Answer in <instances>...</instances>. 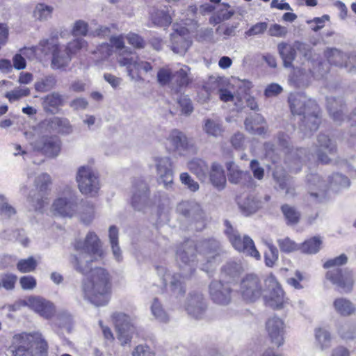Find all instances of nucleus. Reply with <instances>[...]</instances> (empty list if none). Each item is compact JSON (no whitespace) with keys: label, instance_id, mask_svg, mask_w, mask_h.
Instances as JSON below:
<instances>
[{"label":"nucleus","instance_id":"f257e3e1","mask_svg":"<svg viewBox=\"0 0 356 356\" xmlns=\"http://www.w3.org/2000/svg\"><path fill=\"white\" fill-rule=\"evenodd\" d=\"M77 251L72 260L76 270L88 275L83 280V296L95 306H104L109 300L111 282L108 273L102 268H92V263L103 255L101 241L94 232H89L84 241L76 242Z\"/></svg>","mask_w":356,"mask_h":356},{"label":"nucleus","instance_id":"f03ea898","mask_svg":"<svg viewBox=\"0 0 356 356\" xmlns=\"http://www.w3.org/2000/svg\"><path fill=\"white\" fill-rule=\"evenodd\" d=\"M218 250L219 243L214 239L201 241L197 244L187 241L178 248L176 252L177 261L182 275L171 274L162 266L157 268L158 273L162 277L164 284L170 285L172 291L182 294L185 291L183 287L184 280L191 277L195 270L197 253L203 257L208 264L212 266L219 256Z\"/></svg>","mask_w":356,"mask_h":356},{"label":"nucleus","instance_id":"7ed1b4c3","mask_svg":"<svg viewBox=\"0 0 356 356\" xmlns=\"http://www.w3.org/2000/svg\"><path fill=\"white\" fill-rule=\"evenodd\" d=\"M10 348L13 356H46L48 346L40 333L24 332L13 337Z\"/></svg>","mask_w":356,"mask_h":356},{"label":"nucleus","instance_id":"20e7f679","mask_svg":"<svg viewBox=\"0 0 356 356\" xmlns=\"http://www.w3.org/2000/svg\"><path fill=\"white\" fill-rule=\"evenodd\" d=\"M289 102L293 115H304V126L311 131L317 130L320 124L318 108L316 102L302 93L291 94Z\"/></svg>","mask_w":356,"mask_h":356},{"label":"nucleus","instance_id":"39448f33","mask_svg":"<svg viewBox=\"0 0 356 356\" xmlns=\"http://www.w3.org/2000/svg\"><path fill=\"white\" fill-rule=\"evenodd\" d=\"M117 61L120 67H126L127 76L131 81H143L140 75L141 72L149 73L153 70L150 63L138 56L134 57L132 54L131 55L121 54L117 58Z\"/></svg>","mask_w":356,"mask_h":356},{"label":"nucleus","instance_id":"423d86ee","mask_svg":"<svg viewBox=\"0 0 356 356\" xmlns=\"http://www.w3.org/2000/svg\"><path fill=\"white\" fill-rule=\"evenodd\" d=\"M225 234L236 250L247 256L252 257L257 260L261 259V255L257 250L253 240L250 236L244 235L242 237L238 231L234 229L232 226L228 225Z\"/></svg>","mask_w":356,"mask_h":356},{"label":"nucleus","instance_id":"0eeeda50","mask_svg":"<svg viewBox=\"0 0 356 356\" xmlns=\"http://www.w3.org/2000/svg\"><path fill=\"white\" fill-rule=\"evenodd\" d=\"M77 197L70 188H67L63 193L53 202L51 212L56 216L71 218L77 211Z\"/></svg>","mask_w":356,"mask_h":356},{"label":"nucleus","instance_id":"6e6552de","mask_svg":"<svg viewBox=\"0 0 356 356\" xmlns=\"http://www.w3.org/2000/svg\"><path fill=\"white\" fill-rule=\"evenodd\" d=\"M76 179L79 189L82 194L92 197L98 193L100 188L98 177L90 167H80Z\"/></svg>","mask_w":356,"mask_h":356},{"label":"nucleus","instance_id":"1a4fd4ad","mask_svg":"<svg viewBox=\"0 0 356 356\" xmlns=\"http://www.w3.org/2000/svg\"><path fill=\"white\" fill-rule=\"evenodd\" d=\"M266 291H264L263 296L266 305L273 309L282 308L286 302L284 293L273 275H268L265 280Z\"/></svg>","mask_w":356,"mask_h":356},{"label":"nucleus","instance_id":"9d476101","mask_svg":"<svg viewBox=\"0 0 356 356\" xmlns=\"http://www.w3.org/2000/svg\"><path fill=\"white\" fill-rule=\"evenodd\" d=\"M238 292L244 300L254 302L264 293L261 282L257 275H248L241 280Z\"/></svg>","mask_w":356,"mask_h":356},{"label":"nucleus","instance_id":"9b49d317","mask_svg":"<svg viewBox=\"0 0 356 356\" xmlns=\"http://www.w3.org/2000/svg\"><path fill=\"white\" fill-rule=\"evenodd\" d=\"M153 161L158 176V182L166 189L171 188L174 172L170 157L156 156L153 158Z\"/></svg>","mask_w":356,"mask_h":356},{"label":"nucleus","instance_id":"f8f14e48","mask_svg":"<svg viewBox=\"0 0 356 356\" xmlns=\"http://www.w3.org/2000/svg\"><path fill=\"white\" fill-rule=\"evenodd\" d=\"M41 51L45 54L52 51L51 66L54 69H60L66 66L71 60V56L65 49L63 50L53 42V40H42L40 42Z\"/></svg>","mask_w":356,"mask_h":356},{"label":"nucleus","instance_id":"ddd939ff","mask_svg":"<svg viewBox=\"0 0 356 356\" xmlns=\"http://www.w3.org/2000/svg\"><path fill=\"white\" fill-rule=\"evenodd\" d=\"M326 278L344 292L351 291L354 284V276L351 270L332 268L326 273Z\"/></svg>","mask_w":356,"mask_h":356},{"label":"nucleus","instance_id":"4468645a","mask_svg":"<svg viewBox=\"0 0 356 356\" xmlns=\"http://www.w3.org/2000/svg\"><path fill=\"white\" fill-rule=\"evenodd\" d=\"M113 319L118 332V337L122 344L127 343L135 332L132 319L125 314L115 313Z\"/></svg>","mask_w":356,"mask_h":356},{"label":"nucleus","instance_id":"2eb2a0df","mask_svg":"<svg viewBox=\"0 0 356 356\" xmlns=\"http://www.w3.org/2000/svg\"><path fill=\"white\" fill-rule=\"evenodd\" d=\"M131 204L134 209L144 211L152 202L149 197V188L146 183L140 181L134 186Z\"/></svg>","mask_w":356,"mask_h":356},{"label":"nucleus","instance_id":"dca6fc26","mask_svg":"<svg viewBox=\"0 0 356 356\" xmlns=\"http://www.w3.org/2000/svg\"><path fill=\"white\" fill-rule=\"evenodd\" d=\"M23 302L24 305L45 318H50L55 313L54 305L41 297L30 296Z\"/></svg>","mask_w":356,"mask_h":356},{"label":"nucleus","instance_id":"f3484780","mask_svg":"<svg viewBox=\"0 0 356 356\" xmlns=\"http://www.w3.org/2000/svg\"><path fill=\"white\" fill-rule=\"evenodd\" d=\"M209 294L212 300L218 305H226L231 301L232 290L228 283L212 282L209 285Z\"/></svg>","mask_w":356,"mask_h":356},{"label":"nucleus","instance_id":"a211bd4d","mask_svg":"<svg viewBox=\"0 0 356 356\" xmlns=\"http://www.w3.org/2000/svg\"><path fill=\"white\" fill-rule=\"evenodd\" d=\"M191 44L188 29L184 27L177 29L170 34V48L175 54L184 55Z\"/></svg>","mask_w":356,"mask_h":356},{"label":"nucleus","instance_id":"6ab92c4d","mask_svg":"<svg viewBox=\"0 0 356 356\" xmlns=\"http://www.w3.org/2000/svg\"><path fill=\"white\" fill-rule=\"evenodd\" d=\"M33 145L35 149L42 151L46 156L54 158L60 154L61 141L57 136H43Z\"/></svg>","mask_w":356,"mask_h":356},{"label":"nucleus","instance_id":"aec40b11","mask_svg":"<svg viewBox=\"0 0 356 356\" xmlns=\"http://www.w3.org/2000/svg\"><path fill=\"white\" fill-rule=\"evenodd\" d=\"M266 329L271 342L277 346L284 343V323L278 317H272L268 320Z\"/></svg>","mask_w":356,"mask_h":356},{"label":"nucleus","instance_id":"412c9836","mask_svg":"<svg viewBox=\"0 0 356 356\" xmlns=\"http://www.w3.org/2000/svg\"><path fill=\"white\" fill-rule=\"evenodd\" d=\"M206 304L201 293H191L187 298L186 310L195 318H201L205 312Z\"/></svg>","mask_w":356,"mask_h":356},{"label":"nucleus","instance_id":"4be33fe9","mask_svg":"<svg viewBox=\"0 0 356 356\" xmlns=\"http://www.w3.org/2000/svg\"><path fill=\"white\" fill-rule=\"evenodd\" d=\"M317 142L316 154L318 159L323 163H328L330 161V156L336 152L335 144L324 134L318 136Z\"/></svg>","mask_w":356,"mask_h":356},{"label":"nucleus","instance_id":"5701e85b","mask_svg":"<svg viewBox=\"0 0 356 356\" xmlns=\"http://www.w3.org/2000/svg\"><path fill=\"white\" fill-rule=\"evenodd\" d=\"M165 145L170 151L181 152L188 148V138L184 134L175 129L167 137Z\"/></svg>","mask_w":356,"mask_h":356},{"label":"nucleus","instance_id":"b1692460","mask_svg":"<svg viewBox=\"0 0 356 356\" xmlns=\"http://www.w3.org/2000/svg\"><path fill=\"white\" fill-rule=\"evenodd\" d=\"M47 129L49 131L56 132L61 135H69L72 133L73 127L66 118L54 117L46 122Z\"/></svg>","mask_w":356,"mask_h":356},{"label":"nucleus","instance_id":"393cba45","mask_svg":"<svg viewBox=\"0 0 356 356\" xmlns=\"http://www.w3.org/2000/svg\"><path fill=\"white\" fill-rule=\"evenodd\" d=\"M224 86L223 80L218 78L211 77L204 85L202 94L199 95V101L201 103L207 102L211 97V94H218L220 90Z\"/></svg>","mask_w":356,"mask_h":356},{"label":"nucleus","instance_id":"a878e982","mask_svg":"<svg viewBox=\"0 0 356 356\" xmlns=\"http://www.w3.org/2000/svg\"><path fill=\"white\" fill-rule=\"evenodd\" d=\"M177 210L184 216L195 220H200L204 216L201 206L196 202H181L177 206Z\"/></svg>","mask_w":356,"mask_h":356},{"label":"nucleus","instance_id":"bb28decb","mask_svg":"<svg viewBox=\"0 0 356 356\" xmlns=\"http://www.w3.org/2000/svg\"><path fill=\"white\" fill-rule=\"evenodd\" d=\"M288 81L293 87L301 88L307 86L310 81V72H307L302 68H293L292 73L289 76Z\"/></svg>","mask_w":356,"mask_h":356},{"label":"nucleus","instance_id":"cd10ccee","mask_svg":"<svg viewBox=\"0 0 356 356\" xmlns=\"http://www.w3.org/2000/svg\"><path fill=\"white\" fill-rule=\"evenodd\" d=\"M307 185L311 197L316 198L318 193L316 191H325L329 188L328 183L323 180L318 174H311L307 176Z\"/></svg>","mask_w":356,"mask_h":356},{"label":"nucleus","instance_id":"c85d7f7f","mask_svg":"<svg viewBox=\"0 0 356 356\" xmlns=\"http://www.w3.org/2000/svg\"><path fill=\"white\" fill-rule=\"evenodd\" d=\"M209 176L211 182L216 188L220 190L225 187L226 177L221 165L213 163L211 166Z\"/></svg>","mask_w":356,"mask_h":356},{"label":"nucleus","instance_id":"c756f323","mask_svg":"<svg viewBox=\"0 0 356 356\" xmlns=\"http://www.w3.org/2000/svg\"><path fill=\"white\" fill-rule=\"evenodd\" d=\"M118 229L115 226H111L108 229L109 242L115 260L120 262L123 259L122 252L119 245Z\"/></svg>","mask_w":356,"mask_h":356},{"label":"nucleus","instance_id":"7c9ffc66","mask_svg":"<svg viewBox=\"0 0 356 356\" xmlns=\"http://www.w3.org/2000/svg\"><path fill=\"white\" fill-rule=\"evenodd\" d=\"M187 167L200 180L203 181L207 178L209 168L204 160L200 159H192L188 162Z\"/></svg>","mask_w":356,"mask_h":356},{"label":"nucleus","instance_id":"2f4dec72","mask_svg":"<svg viewBox=\"0 0 356 356\" xmlns=\"http://www.w3.org/2000/svg\"><path fill=\"white\" fill-rule=\"evenodd\" d=\"M333 306L337 314L343 316H349L354 314L356 312L355 305L349 300L343 298H337Z\"/></svg>","mask_w":356,"mask_h":356},{"label":"nucleus","instance_id":"473e14b6","mask_svg":"<svg viewBox=\"0 0 356 356\" xmlns=\"http://www.w3.org/2000/svg\"><path fill=\"white\" fill-rule=\"evenodd\" d=\"M327 102V109L332 117L333 120L336 122H341L342 118V108L343 101L341 99H337L334 97H328Z\"/></svg>","mask_w":356,"mask_h":356},{"label":"nucleus","instance_id":"72a5a7b5","mask_svg":"<svg viewBox=\"0 0 356 356\" xmlns=\"http://www.w3.org/2000/svg\"><path fill=\"white\" fill-rule=\"evenodd\" d=\"M219 98L224 102H232L237 111L242 110L244 108V102L242 97L238 95H234L229 90L225 88L224 86L218 93Z\"/></svg>","mask_w":356,"mask_h":356},{"label":"nucleus","instance_id":"f704fd0d","mask_svg":"<svg viewBox=\"0 0 356 356\" xmlns=\"http://www.w3.org/2000/svg\"><path fill=\"white\" fill-rule=\"evenodd\" d=\"M278 51L282 57L284 66L286 67L291 66L293 60L296 57V50L290 44L280 43L278 44Z\"/></svg>","mask_w":356,"mask_h":356},{"label":"nucleus","instance_id":"c9c22d12","mask_svg":"<svg viewBox=\"0 0 356 356\" xmlns=\"http://www.w3.org/2000/svg\"><path fill=\"white\" fill-rule=\"evenodd\" d=\"M348 54H344L337 49H329L325 51V56L331 65L343 67Z\"/></svg>","mask_w":356,"mask_h":356},{"label":"nucleus","instance_id":"e433bc0d","mask_svg":"<svg viewBox=\"0 0 356 356\" xmlns=\"http://www.w3.org/2000/svg\"><path fill=\"white\" fill-rule=\"evenodd\" d=\"M226 165L229 171V180L230 182L240 184L243 182V179L249 178V175L245 172L239 170L233 162H228Z\"/></svg>","mask_w":356,"mask_h":356},{"label":"nucleus","instance_id":"4c0bfd02","mask_svg":"<svg viewBox=\"0 0 356 356\" xmlns=\"http://www.w3.org/2000/svg\"><path fill=\"white\" fill-rule=\"evenodd\" d=\"M322 245V239L319 236H314L305 241L300 246V250L304 253L315 254L318 252Z\"/></svg>","mask_w":356,"mask_h":356},{"label":"nucleus","instance_id":"58836bf2","mask_svg":"<svg viewBox=\"0 0 356 356\" xmlns=\"http://www.w3.org/2000/svg\"><path fill=\"white\" fill-rule=\"evenodd\" d=\"M261 207V202L254 197H248L240 204V208L246 216L255 213Z\"/></svg>","mask_w":356,"mask_h":356},{"label":"nucleus","instance_id":"ea45409f","mask_svg":"<svg viewBox=\"0 0 356 356\" xmlns=\"http://www.w3.org/2000/svg\"><path fill=\"white\" fill-rule=\"evenodd\" d=\"M150 309L152 314L154 318L162 323H167L169 321V316L163 309L162 305L157 298H154L151 304Z\"/></svg>","mask_w":356,"mask_h":356},{"label":"nucleus","instance_id":"a19ab883","mask_svg":"<svg viewBox=\"0 0 356 356\" xmlns=\"http://www.w3.org/2000/svg\"><path fill=\"white\" fill-rule=\"evenodd\" d=\"M305 152L304 149L291 150L289 152V154L286 158V163H289V165L291 170L297 172L300 170V158L301 156L303 155Z\"/></svg>","mask_w":356,"mask_h":356},{"label":"nucleus","instance_id":"79ce46f5","mask_svg":"<svg viewBox=\"0 0 356 356\" xmlns=\"http://www.w3.org/2000/svg\"><path fill=\"white\" fill-rule=\"evenodd\" d=\"M203 130L208 136L214 138L220 136L223 131L221 125L218 122L211 119L205 120Z\"/></svg>","mask_w":356,"mask_h":356},{"label":"nucleus","instance_id":"37998d69","mask_svg":"<svg viewBox=\"0 0 356 356\" xmlns=\"http://www.w3.org/2000/svg\"><path fill=\"white\" fill-rule=\"evenodd\" d=\"M176 81L179 87H186L191 83L193 78L191 76L190 68L183 65L175 74Z\"/></svg>","mask_w":356,"mask_h":356},{"label":"nucleus","instance_id":"c03bdc74","mask_svg":"<svg viewBox=\"0 0 356 356\" xmlns=\"http://www.w3.org/2000/svg\"><path fill=\"white\" fill-rule=\"evenodd\" d=\"M31 94V90L27 87H18L5 94V97L12 103L23 97H28Z\"/></svg>","mask_w":356,"mask_h":356},{"label":"nucleus","instance_id":"a18cd8bd","mask_svg":"<svg viewBox=\"0 0 356 356\" xmlns=\"http://www.w3.org/2000/svg\"><path fill=\"white\" fill-rule=\"evenodd\" d=\"M38 263L33 257L20 259L17 264V269L22 273L33 272L35 270Z\"/></svg>","mask_w":356,"mask_h":356},{"label":"nucleus","instance_id":"49530a36","mask_svg":"<svg viewBox=\"0 0 356 356\" xmlns=\"http://www.w3.org/2000/svg\"><path fill=\"white\" fill-rule=\"evenodd\" d=\"M53 8L44 3H38L34 10L33 14L35 19L44 21L51 16Z\"/></svg>","mask_w":356,"mask_h":356},{"label":"nucleus","instance_id":"de8ad7c7","mask_svg":"<svg viewBox=\"0 0 356 356\" xmlns=\"http://www.w3.org/2000/svg\"><path fill=\"white\" fill-rule=\"evenodd\" d=\"M110 42L113 47H114L118 51V56L121 54H124L125 55H131V51L130 49L125 46L124 42V37L122 35L118 36H113L110 38Z\"/></svg>","mask_w":356,"mask_h":356},{"label":"nucleus","instance_id":"09e8293b","mask_svg":"<svg viewBox=\"0 0 356 356\" xmlns=\"http://www.w3.org/2000/svg\"><path fill=\"white\" fill-rule=\"evenodd\" d=\"M315 337L320 348L323 350L330 344V334L329 332L323 328H318L315 331Z\"/></svg>","mask_w":356,"mask_h":356},{"label":"nucleus","instance_id":"8fccbe9b","mask_svg":"<svg viewBox=\"0 0 356 356\" xmlns=\"http://www.w3.org/2000/svg\"><path fill=\"white\" fill-rule=\"evenodd\" d=\"M273 177L279 184L281 189H286V194L293 195V188L288 187L289 179H286L284 172L281 170L276 169L273 172Z\"/></svg>","mask_w":356,"mask_h":356},{"label":"nucleus","instance_id":"3c124183","mask_svg":"<svg viewBox=\"0 0 356 356\" xmlns=\"http://www.w3.org/2000/svg\"><path fill=\"white\" fill-rule=\"evenodd\" d=\"M282 211L288 224L293 225L298 222L300 213L293 207L287 204L283 205Z\"/></svg>","mask_w":356,"mask_h":356},{"label":"nucleus","instance_id":"603ef678","mask_svg":"<svg viewBox=\"0 0 356 356\" xmlns=\"http://www.w3.org/2000/svg\"><path fill=\"white\" fill-rule=\"evenodd\" d=\"M79 218L81 221L86 224H90L95 218V209L92 204H88L82 208L79 213Z\"/></svg>","mask_w":356,"mask_h":356},{"label":"nucleus","instance_id":"864d4df0","mask_svg":"<svg viewBox=\"0 0 356 356\" xmlns=\"http://www.w3.org/2000/svg\"><path fill=\"white\" fill-rule=\"evenodd\" d=\"M56 83V80L54 76H47L35 82V89L38 92H46L51 90Z\"/></svg>","mask_w":356,"mask_h":356},{"label":"nucleus","instance_id":"5fc2aeb1","mask_svg":"<svg viewBox=\"0 0 356 356\" xmlns=\"http://www.w3.org/2000/svg\"><path fill=\"white\" fill-rule=\"evenodd\" d=\"M87 42L83 38H78L70 42L65 49V51L69 53L70 56L76 54L81 49H85L87 47Z\"/></svg>","mask_w":356,"mask_h":356},{"label":"nucleus","instance_id":"6e6d98bb","mask_svg":"<svg viewBox=\"0 0 356 356\" xmlns=\"http://www.w3.org/2000/svg\"><path fill=\"white\" fill-rule=\"evenodd\" d=\"M63 104L62 96L57 92H52L45 97L44 105L49 107V109L56 108Z\"/></svg>","mask_w":356,"mask_h":356},{"label":"nucleus","instance_id":"4d7b16f0","mask_svg":"<svg viewBox=\"0 0 356 356\" xmlns=\"http://www.w3.org/2000/svg\"><path fill=\"white\" fill-rule=\"evenodd\" d=\"M181 183L184 185L190 191L196 192L199 190V184L195 181L187 172H181L179 175Z\"/></svg>","mask_w":356,"mask_h":356},{"label":"nucleus","instance_id":"13d9d810","mask_svg":"<svg viewBox=\"0 0 356 356\" xmlns=\"http://www.w3.org/2000/svg\"><path fill=\"white\" fill-rule=\"evenodd\" d=\"M243 270L241 264L230 261L228 262L222 268V272L225 275L234 277L239 275Z\"/></svg>","mask_w":356,"mask_h":356},{"label":"nucleus","instance_id":"bf43d9fd","mask_svg":"<svg viewBox=\"0 0 356 356\" xmlns=\"http://www.w3.org/2000/svg\"><path fill=\"white\" fill-rule=\"evenodd\" d=\"M268 250L265 252V263L268 267L274 266L278 259V251L271 243H267Z\"/></svg>","mask_w":356,"mask_h":356},{"label":"nucleus","instance_id":"052dcab7","mask_svg":"<svg viewBox=\"0 0 356 356\" xmlns=\"http://www.w3.org/2000/svg\"><path fill=\"white\" fill-rule=\"evenodd\" d=\"M15 213V209L8 204L6 198L0 195V215L4 218H10Z\"/></svg>","mask_w":356,"mask_h":356},{"label":"nucleus","instance_id":"680f3d73","mask_svg":"<svg viewBox=\"0 0 356 356\" xmlns=\"http://www.w3.org/2000/svg\"><path fill=\"white\" fill-rule=\"evenodd\" d=\"M171 20V17L164 11H158L152 17L154 24L160 26H168Z\"/></svg>","mask_w":356,"mask_h":356},{"label":"nucleus","instance_id":"e2e57ef3","mask_svg":"<svg viewBox=\"0 0 356 356\" xmlns=\"http://www.w3.org/2000/svg\"><path fill=\"white\" fill-rule=\"evenodd\" d=\"M51 180L50 176L47 173H42L38 175L35 180V187L40 191H45L51 184Z\"/></svg>","mask_w":356,"mask_h":356},{"label":"nucleus","instance_id":"0e129e2a","mask_svg":"<svg viewBox=\"0 0 356 356\" xmlns=\"http://www.w3.org/2000/svg\"><path fill=\"white\" fill-rule=\"evenodd\" d=\"M19 284L22 289L32 291L37 286L36 279L31 275L22 276L19 279Z\"/></svg>","mask_w":356,"mask_h":356},{"label":"nucleus","instance_id":"69168bd1","mask_svg":"<svg viewBox=\"0 0 356 356\" xmlns=\"http://www.w3.org/2000/svg\"><path fill=\"white\" fill-rule=\"evenodd\" d=\"M278 245L280 250L284 252H291L299 248L298 245L289 238L278 240Z\"/></svg>","mask_w":356,"mask_h":356},{"label":"nucleus","instance_id":"338daca9","mask_svg":"<svg viewBox=\"0 0 356 356\" xmlns=\"http://www.w3.org/2000/svg\"><path fill=\"white\" fill-rule=\"evenodd\" d=\"M348 261V257L346 254H342L335 258L327 260L323 265L325 268H331L337 266H340L346 264Z\"/></svg>","mask_w":356,"mask_h":356},{"label":"nucleus","instance_id":"774afa93","mask_svg":"<svg viewBox=\"0 0 356 356\" xmlns=\"http://www.w3.org/2000/svg\"><path fill=\"white\" fill-rule=\"evenodd\" d=\"M126 39L129 44L135 48L142 49L145 47V42L143 39L138 35L129 33L126 35Z\"/></svg>","mask_w":356,"mask_h":356}]
</instances>
